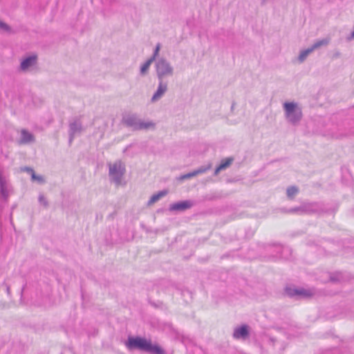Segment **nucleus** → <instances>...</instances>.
Segmentation results:
<instances>
[{
    "label": "nucleus",
    "instance_id": "nucleus-20",
    "mask_svg": "<svg viewBox=\"0 0 354 354\" xmlns=\"http://www.w3.org/2000/svg\"><path fill=\"white\" fill-rule=\"evenodd\" d=\"M160 44H158L156 47V50H155V52H154V55L152 57H154V59L156 58V57L158 55V53H159V50H160Z\"/></svg>",
    "mask_w": 354,
    "mask_h": 354
},
{
    "label": "nucleus",
    "instance_id": "nucleus-6",
    "mask_svg": "<svg viewBox=\"0 0 354 354\" xmlns=\"http://www.w3.org/2000/svg\"><path fill=\"white\" fill-rule=\"evenodd\" d=\"M37 62V56L32 55L31 57H29L26 59H25L21 63V68L23 71L27 70L30 66L34 65Z\"/></svg>",
    "mask_w": 354,
    "mask_h": 354
},
{
    "label": "nucleus",
    "instance_id": "nucleus-14",
    "mask_svg": "<svg viewBox=\"0 0 354 354\" xmlns=\"http://www.w3.org/2000/svg\"><path fill=\"white\" fill-rule=\"evenodd\" d=\"M154 60V57H151L149 59H148L141 67V73H145V72L147 71V70L149 69L150 65L151 64V63L153 62V61Z\"/></svg>",
    "mask_w": 354,
    "mask_h": 354
},
{
    "label": "nucleus",
    "instance_id": "nucleus-19",
    "mask_svg": "<svg viewBox=\"0 0 354 354\" xmlns=\"http://www.w3.org/2000/svg\"><path fill=\"white\" fill-rule=\"evenodd\" d=\"M168 192L166 190H163L161 192H159L158 194H156L157 196H158V198H160L167 194Z\"/></svg>",
    "mask_w": 354,
    "mask_h": 354
},
{
    "label": "nucleus",
    "instance_id": "nucleus-7",
    "mask_svg": "<svg viewBox=\"0 0 354 354\" xmlns=\"http://www.w3.org/2000/svg\"><path fill=\"white\" fill-rule=\"evenodd\" d=\"M233 162L232 158H227L224 160H223L221 162V164L216 168L214 174L218 175V173L223 169H225L227 168Z\"/></svg>",
    "mask_w": 354,
    "mask_h": 354
},
{
    "label": "nucleus",
    "instance_id": "nucleus-1",
    "mask_svg": "<svg viewBox=\"0 0 354 354\" xmlns=\"http://www.w3.org/2000/svg\"><path fill=\"white\" fill-rule=\"evenodd\" d=\"M286 117L292 122L299 120L301 117V111L297 108V104L292 102L284 104Z\"/></svg>",
    "mask_w": 354,
    "mask_h": 354
},
{
    "label": "nucleus",
    "instance_id": "nucleus-11",
    "mask_svg": "<svg viewBox=\"0 0 354 354\" xmlns=\"http://www.w3.org/2000/svg\"><path fill=\"white\" fill-rule=\"evenodd\" d=\"M286 291L287 294L288 295H290V296H292V295H304V296H306V297H309V296L311 295V294H310L309 292H308L307 291L304 290H292L290 288H286Z\"/></svg>",
    "mask_w": 354,
    "mask_h": 354
},
{
    "label": "nucleus",
    "instance_id": "nucleus-10",
    "mask_svg": "<svg viewBox=\"0 0 354 354\" xmlns=\"http://www.w3.org/2000/svg\"><path fill=\"white\" fill-rule=\"evenodd\" d=\"M118 170L120 174H122L124 170V167H122L121 162H116L113 165L110 166L109 172L110 174L114 175L118 172Z\"/></svg>",
    "mask_w": 354,
    "mask_h": 354
},
{
    "label": "nucleus",
    "instance_id": "nucleus-5",
    "mask_svg": "<svg viewBox=\"0 0 354 354\" xmlns=\"http://www.w3.org/2000/svg\"><path fill=\"white\" fill-rule=\"evenodd\" d=\"M191 205L189 201H183L171 205L169 209L171 211H182L189 208Z\"/></svg>",
    "mask_w": 354,
    "mask_h": 354
},
{
    "label": "nucleus",
    "instance_id": "nucleus-18",
    "mask_svg": "<svg viewBox=\"0 0 354 354\" xmlns=\"http://www.w3.org/2000/svg\"><path fill=\"white\" fill-rule=\"evenodd\" d=\"M32 180H37L38 181L42 182L43 178L41 176H36L35 172L32 170Z\"/></svg>",
    "mask_w": 354,
    "mask_h": 354
},
{
    "label": "nucleus",
    "instance_id": "nucleus-22",
    "mask_svg": "<svg viewBox=\"0 0 354 354\" xmlns=\"http://www.w3.org/2000/svg\"><path fill=\"white\" fill-rule=\"evenodd\" d=\"M352 37H354V31L352 33Z\"/></svg>",
    "mask_w": 354,
    "mask_h": 354
},
{
    "label": "nucleus",
    "instance_id": "nucleus-4",
    "mask_svg": "<svg viewBox=\"0 0 354 354\" xmlns=\"http://www.w3.org/2000/svg\"><path fill=\"white\" fill-rule=\"evenodd\" d=\"M328 41L322 40L315 43L311 48L303 51L299 55V59L301 62H303L309 53L313 52L315 48L321 46L322 45L326 44Z\"/></svg>",
    "mask_w": 354,
    "mask_h": 354
},
{
    "label": "nucleus",
    "instance_id": "nucleus-9",
    "mask_svg": "<svg viewBox=\"0 0 354 354\" xmlns=\"http://www.w3.org/2000/svg\"><path fill=\"white\" fill-rule=\"evenodd\" d=\"M166 90H167V86L160 83L157 91L154 93V95L152 97V101H156L158 99H159L164 94V93L166 91Z\"/></svg>",
    "mask_w": 354,
    "mask_h": 354
},
{
    "label": "nucleus",
    "instance_id": "nucleus-8",
    "mask_svg": "<svg viewBox=\"0 0 354 354\" xmlns=\"http://www.w3.org/2000/svg\"><path fill=\"white\" fill-rule=\"evenodd\" d=\"M248 335V331L246 326H242L241 327L236 328L234 333V337L235 338L246 337Z\"/></svg>",
    "mask_w": 354,
    "mask_h": 354
},
{
    "label": "nucleus",
    "instance_id": "nucleus-16",
    "mask_svg": "<svg viewBox=\"0 0 354 354\" xmlns=\"http://www.w3.org/2000/svg\"><path fill=\"white\" fill-rule=\"evenodd\" d=\"M297 192L298 189L295 187H289L287 189V194L290 198H292Z\"/></svg>",
    "mask_w": 354,
    "mask_h": 354
},
{
    "label": "nucleus",
    "instance_id": "nucleus-15",
    "mask_svg": "<svg viewBox=\"0 0 354 354\" xmlns=\"http://www.w3.org/2000/svg\"><path fill=\"white\" fill-rule=\"evenodd\" d=\"M21 134H22V140L24 142H30V141L32 140V139H33L32 136L25 130H23L21 131Z\"/></svg>",
    "mask_w": 354,
    "mask_h": 354
},
{
    "label": "nucleus",
    "instance_id": "nucleus-17",
    "mask_svg": "<svg viewBox=\"0 0 354 354\" xmlns=\"http://www.w3.org/2000/svg\"><path fill=\"white\" fill-rule=\"evenodd\" d=\"M160 198H158V196H157L156 194H154L153 195L150 200L149 201V205H152L154 203H156V201H158Z\"/></svg>",
    "mask_w": 354,
    "mask_h": 354
},
{
    "label": "nucleus",
    "instance_id": "nucleus-12",
    "mask_svg": "<svg viewBox=\"0 0 354 354\" xmlns=\"http://www.w3.org/2000/svg\"><path fill=\"white\" fill-rule=\"evenodd\" d=\"M147 351L155 354H164L163 350L160 346L157 345H152L151 342Z\"/></svg>",
    "mask_w": 354,
    "mask_h": 354
},
{
    "label": "nucleus",
    "instance_id": "nucleus-3",
    "mask_svg": "<svg viewBox=\"0 0 354 354\" xmlns=\"http://www.w3.org/2000/svg\"><path fill=\"white\" fill-rule=\"evenodd\" d=\"M157 72L159 77H161L166 74H170L171 73V68L169 67L167 63L165 61H159L157 64Z\"/></svg>",
    "mask_w": 354,
    "mask_h": 354
},
{
    "label": "nucleus",
    "instance_id": "nucleus-2",
    "mask_svg": "<svg viewBox=\"0 0 354 354\" xmlns=\"http://www.w3.org/2000/svg\"><path fill=\"white\" fill-rule=\"evenodd\" d=\"M150 342V341H148L145 338L129 337L128 341L126 343V346L129 349L139 348L140 350L147 351Z\"/></svg>",
    "mask_w": 354,
    "mask_h": 354
},
{
    "label": "nucleus",
    "instance_id": "nucleus-13",
    "mask_svg": "<svg viewBox=\"0 0 354 354\" xmlns=\"http://www.w3.org/2000/svg\"><path fill=\"white\" fill-rule=\"evenodd\" d=\"M205 171H206V169H200L196 170L192 173H189L186 175H184L183 176L181 177V179H185V178H188L195 176L199 174H202V173L205 172Z\"/></svg>",
    "mask_w": 354,
    "mask_h": 354
},
{
    "label": "nucleus",
    "instance_id": "nucleus-21",
    "mask_svg": "<svg viewBox=\"0 0 354 354\" xmlns=\"http://www.w3.org/2000/svg\"><path fill=\"white\" fill-rule=\"evenodd\" d=\"M0 28L3 29V30H8V26L6 24L1 22V21H0Z\"/></svg>",
    "mask_w": 354,
    "mask_h": 354
}]
</instances>
